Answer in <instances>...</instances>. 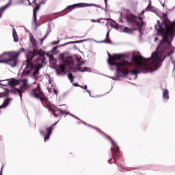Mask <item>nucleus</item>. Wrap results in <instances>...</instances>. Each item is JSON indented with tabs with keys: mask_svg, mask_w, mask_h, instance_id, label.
Instances as JSON below:
<instances>
[{
	"mask_svg": "<svg viewBox=\"0 0 175 175\" xmlns=\"http://www.w3.org/2000/svg\"><path fill=\"white\" fill-rule=\"evenodd\" d=\"M172 27L166 25V29L161 27L159 29L158 32L162 35L164 41H161L158 46V51L153 52L149 58H144L140 55H133V63L126 60H122L121 54H109L108 64L111 66H116L118 73H122L124 76L131 75H139V73H147L157 70L159 68V64L165 59H162V55L165 51L170 49V42H169L170 36H173L175 33V23L171 24Z\"/></svg>",
	"mask_w": 175,
	"mask_h": 175,
	"instance_id": "nucleus-1",
	"label": "nucleus"
},
{
	"mask_svg": "<svg viewBox=\"0 0 175 175\" xmlns=\"http://www.w3.org/2000/svg\"><path fill=\"white\" fill-rule=\"evenodd\" d=\"M26 67L23 71V76H28L31 75V72L34 70L32 73V77H36L39 75V70L43 68L44 64V52L42 49H34L31 51H28L26 54Z\"/></svg>",
	"mask_w": 175,
	"mask_h": 175,
	"instance_id": "nucleus-2",
	"label": "nucleus"
},
{
	"mask_svg": "<svg viewBox=\"0 0 175 175\" xmlns=\"http://www.w3.org/2000/svg\"><path fill=\"white\" fill-rule=\"evenodd\" d=\"M25 51V49L24 48H21L17 53H6L3 55V59L1 60L0 62L1 64H7L8 65H10V66H16V65H17V58H18V55Z\"/></svg>",
	"mask_w": 175,
	"mask_h": 175,
	"instance_id": "nucleus-3",
	"label": "nucleus"
},
{
	"mask_svg": "<svg viewBox=\"0 0 175 175\" xmlns=\"http://www.w3.org/2000/svg\"><path fill=\"white\" fill-rule=\"evenodd\" d=\"M107 139H109V140H110L111 143L112 147L111 150L113 158V159H110L108 161V163H110V165H111V163H113H113H117V161H118V159L121 158V151H120V147H118L117 144L114 142V140H113V139H111L110 136H107Z\"/></svg>",
	"mask_w": 175,
	"mask_h": 175,
	"instance_id": "nucleus-4",
	"label": "nucleus"
},
{
	"mask_svg": "<svg viewBox=\"0 0 175 175\" xmlns=\"http://www.w3.org/2000/svg\"><path fill=\"white\" fill-rule=\"evenodd\" d=\"M126 20L129 24V25H131L133 27V29L136 31L137 28H142L143 27V23L139 22L137 21V16L132 14H127L126 15Z\"/></svg>",
	"mask_w": 175,
	"mask_h": 175,
	"instance_id": "nucleus-5",
	"label": "nucleus"
},
{
	"mask_svg": "<svg viewBox=\"0 0 175 175\" xmlns=\"http://www.w3.org/2000/svg\"><path fill=\"white\" fill-rule=\"evenodd\" d=\"M31 96L36 99H40V100L45 96L44 92L40 88V85L38 84L36 88L31 90Z\"/></svg>",
	"mask_w": 175,
	"mask_h": 175,
	"instance_id": "nucleus-6",
	"label": "nucleus"
},
{
	"mask_svg": "<svg viewBox=\"0 0 175 175\" xmlns=\"http://www.w3.org/2000/svg\"><path fill=\"white\" fill-rule=\"evenodd\" d=\"M40 101L44 107H46V109H49V111H52L55 117H58V115H57V113H55V111L54 110V109H53V107H51V103L49 101V98H47L46 96L42 97V99H41Z\"/></svg>",
	"mask_w": 175,
	"mask_h": 175,
	"instance_id": "nucleus-7",
	"label": "nucleus"
},
{
	"mask_svg": "<svg viewBox=\"0 0 175 175\" xmlns=\"http://www.w3.org/2000/svg\"><path fill=\"white\" fill-rule=\"evenodd\" d=\"M42 3L43 5H44V3H46V0H42V1L40 2V3H36V6L33 9V17L34 18V22L36 24L38 23V21L36 18V14L38 13V10H39V9H40V5H42Z\"/></svg>",
	"mask_w": 175,
	"mask_h": 175,
	"instance_id": "nucleus-8",
	"label": "nucleus"
},
{
	"mask_svg": "<svg viewBox=\"0 0 175 175\" xmlns=\"http://www.w3.org/2000/svg\"><path fill=\"white\" fill-rule=\"evenodd\" d=\"M90 6V4L87 3H79L77 4H73L72 5H68L66 8V10H70L71 9H76V8H87Z\"/></svg>",
	"mask_w": 175,
	"mask_h": 175,
	"instance_id": "nucleus-9",
	"label": "nucleus"
},
{
	"mask_svg": "<svg viewBox=\"0 0 175 175\" xmlns=\"http://www.w3.org/2000/svg\"><path fill=\"white\" fill-rule=\"evenodd\" d=\"M56 125H57V122L53 124L50 127H48L46 129V135H45L44 137V142H46V140H49V139H50V136H51V133H53V129H54V126H55Z\"/></svg>",
	"mask_w": 175,
	"mask_h": 175,
	"instance_id": "nucleus-10",
	"label": "nucleus"
},
{
	"mask_svg": "<svg viewBox=\"0 0 175 175\" xmlns=\"http://www.w3.org/2000/svg\"><path fill=\"white\" fill-rule=\"evenodd\" d=\"M20 84V80L16 79L14 78H12L9 82L8 85H10V87H15V85H18Z\"/></svg>",
	"mask_w": 175,
	"mask_h": 175,
	"instance_id": "nucleus-11",
	"label": "nucleus"
},
{
	"mask_svg": "<svg viewBox=\"0 0 175 175\" xmlns=\"http://www.w3.org/2000/svg\"><path fill=\"white\" fill-rule=\"evenodd\" d=\"M22 83L23 85L20 88L21 91H25V90H27V88H29V85L27 84V83H28V79H23Z\"/></svg>",
	"mask_w": 175,
	"mask_h": 175,
	"instance_id": "nucleus-12",
	"label": "nucleus"
},
{
	"mask_svg": "<svg viewBox=\"0 0 175 175\" xmlns=\"http://www.w3.org/2000/svg\"><path fill=\"white\" fill-rule=\"evenodd\" d=\"M57 75H66V72H65V64H60L59 70H57Z\"/></svg>",
	"mask_w": 175,
	"mask_h": 175,
	"instance_id": "nucleus-13",
	"label": "nucleus"
},
{
	"mask_svg": "<svg viewBox=\"0 0 175 175\" xmlns=\"http://www.w3.org/2000/svg\"><path fill=\"white\" fill-rule=\"evenodd\" d=\"M10 100H12V98L5 99L3 104L0 105L1 107V109H6V107H8V106H9V104L10 103Z\"/></svg>",
	"mask_w": 175,
	"mask_h": 175,
	"instance_id": "nucleus-14",
	"label": "nucleus"
},
{
	"mask_svg": "<svg viewBox=\"0 0 175 175\" xmlns=\"http://www.w3.org/2000/svg\"><path fill=\"white\" fill-rule=\"evenodd\" d=\"M163 98L166 100H169V90L167 89H165L163 92Z\"/></svg>",
	"mask_w": 175,
	"mask_h": 175,
	"instance_id": "nucleus-15",
	"label": "nucleus"
},
{
	"mask_svg": "<svg viewBox=\"0 0 175 175\" xmlns=\"http://www.w3.org/2000/svg\"><path fill=\"white\" fill-rule=\"evenodd\" d=\"M12 35L14 38V41L16 42H18V36H17V31H16V29H13Z\"/></svg>",
	"mask_w": 175,
	"mask_h": 175,
	"instance_id": "nucleus-16",
	"label": "nucleus"
},
{
	"mask_svg": "<svg viewBox=\"0 0 175 175\" xmlns=\"http://www.w3.org/2000/svg\"><path fill=\"white\" fill-rule=\"evenodd\" d=\"M14 92H17V93L19 94V96H20L21 99L23 98V92L21 91V88L20 89H17V88H14Z\"/></svg>",
	"mask_w": 175,
	"mask_h": 175,
	"instance_id": "nucleus-17",
	"label": "nucleus"
},
{
	"mask_svg": "<svg viewBox=\"0 0 175 175\" xmlns=\"http://www.w3.org/2000/svg\"><path fill=\"white\" fill-rule=\"evenodd\" d=\"M132 31H133V29L128 28L126 27H125L123 29V32H124L125 33H132Z\"/></svg>",
	"mask_w": 175,
	"mask_h": 175,
	"instance_id": "nucleus-18",
	"label": "nucleus"
},
{
	"mask_svg": "<svg viewBox=\"0 0 175 175\" xmlns=\"http://www.w3.org/2000/svg\"><path fill=\"white\" fill-rule=\"evenodd\" d=\"M30 40H31V42L32 43V44L36 47V46H38V43L36 42V40H35V38H33V36H31L30 38Z\"/></svg>",
	"mask_w": 175,
	"mask_h": 175,
	"instance_id": "nucleus-19",
	"label": "nucleus"
},
{
	"mask_svg": "<svg viewBox=\"0 0 175 175\" xmlns=\"http://www.w3.org/2000/svg\"><path fill=\"white\" fill-rule=\"evenodd\" d=\"M6 9H8V5L0 8V17H2V13H3V11L6 10Z\"/></svg>",
	"mask_w": 175,
	"mask_h": 175,
	"instance_id": "nucleus-20",
	"label": "nucleus"
},
{
	"mask_svg": "<svg viewBox=\"0 0 175 175\" xmlns=\"http://www.w3.org/2000/svg\"><path fill=\"white\" fill-rule=\"evenodd\" d=\"M84 40L72 41L67 43V44H76L77 43H83Z\"/></svg>",
	"mask_w": 175,
	"mask_h": 175,
	"instance_id": "nucleus-21",
	"label": "nucleus"
},
{
	"mask_svg": "<svg viewBox=\"0 0 175 175\" xmlns=\"http://www.w3.org/2000/svg\"><path fill=\"white\" fill-rule=\"evenodd\" d=\"M109 33H110L109 31H108V32L107 33L106 39H105V40H107L108 41V43H109V44H111V43H112V42H111V40H110V38H109Z\"/></svg>",
	"mask_w": 175,
	"mask_h": 175,
	"instance_id": "nucleus-22",
	"label": "nucleus"
},
{
	"mask_svg": "<svg viewBox=\"0 0 175 175\" xmlns=\"http://www.w3.org/2000/svg\"><path fill=\"white\" fill-rule=\"evenodd\" d=\"M68 77L69 80H70L71 83H73V79H75V77H73V74L69 73L68 75Z\"/></svg>",
	"mask_w": 175,
	"mask_h": 175,
	"instance_id": "nucleus-23",
	"label": "nucleus"
},
{
	"mask_svg": "<svg viewBox=\"0 0 175 175\" xmlns=\"http://www.w3.org/2000/svg\"><path fill=\"white\" fill-rule=\"evenodd\" d=\"M57 110L60 112V114H69V112H66V110H62L61 109H57Z\"/></svg>",
	"mask_w": 175,
	"mask_h": 175,
	"instance_id": "nucleus-24",
	"label": "nucleus"
},
{
	"mask_svg": "<svg viewBox=\"0 0 175 175\" xmlns=\"http://www.w3.org/2000/svg\"><path fill=\"white\" fill-rule=\"evenodd\" d=\"M146 12H150L151 11V2L149 3V4L148 5V6L146 7Z\"/></svg>",
	"mask_w": 175,
	"mask_h": 175,
	"instance_id": "nucleus-25",
	"label": "nucleus"
},
{
	"mask_svg": "<svg viewBox=\"0 0 175 175\" xmlns=\"http://www.w3.org/2000/svg\"><path fill=\"white\" fill-rule=\"evenodd\" d=\"M137 21H139V23H142V24H144V23H143V17H142V16H138V17H137Z\"/></svg>",
	"mask_w": 175,
	"mask_h": 175,
	"instance_id": "nucleus-26",
	"label": "nucleus"
},
{
	"mask_svg": "<svg viewBox=\"0 0 175 175\" xmlns=\"http://www.w3.org/2000/svg\"><path fill=\"white\" fill-rule=\"evenodd\" d=\"M39 132H40V134L42 135V136H43V135H44V131H43V129H40Z\"/></svg>",
	"mask_w": 175,
	"mask_h": 175,
	"instance_id": "nucleus-27",
	"label": "nucleus"
},
{
	"mask_svg": "<svg viewBox=\"0 0 175 175\" xmlns=\"http://www.w3.org/2000/svg\"><path fill=\"white\" fill-rule=\"evenodd\" d=\"M81 88H83V90H86L87 92H88V94H90V90H87V85H85V86H81Z\"/></svg>",
	"mask_w": 175,
	"mask_h": 175,
	"instance_id": "nucleus-28",
	"label": "nucleus"
},
{
	"mask_svg": "<svg viewBox=\"0 0 175 175\" xmlns=\"http://www.w3.org/2000/svg\"><path fill=\"white\" fill-rule=\"evenodd\" d=\"M99 43H109V41L105 39L104 40L100 41Z\"/></svg>",
	"mask_w": 175,
	"mask_h": 175,
	"instance_id": "nucleus-29",
	"label": "nucleus"
},
{
	"mask_svg": "<svg viewBox=\"0 0 175 175\" xmlns=\"http://www.w3.org/2000/svg\"><path fill=\"white\" fill-rule=\"evenodd\" d=\"M163 17L164 18V19H165V21L167 20V14H163Z\"/></svg>",
	"mask_w": 175,
	"mask_h": 175,
	"instance_id": "nucleus-30",
	"label": "nucleus"
},
{
	"mask_svg": "<svg viewBox=\"0 0 175 175\" xmlns=\"http://www.w3.org/2000/svg\"><path fill=\"white\" fill-rule=\"evenodd\" d=\"M81 123L83 124L84 125H88V126H91V125L88 124L87 122H85L84 121H81Z\"/></svg>",
	"mask_w": 175,
	"mask_h": 175,
	"instance_id": "nucleus-31",
	"label": "nucleus"
},
{
	"mask_svg": "<svg viewBox=\"0 0 175 175\" xmlns=\"http://www.w3.org/2000/svg\"><path fill=\"white\" fill-rule=\"evenodd\" d=\"M65 63L67 64L68 65H69V64H70V61L69 60H66Z\"/></svg>",
	"mask_w": 175,
	"mask_h": 175,
	"instance_id": "nucleus-32",
	"label": "nucleus"
},
{
	"mask_svg": "<svg viewBox=\"0 0 175 175\" xmlns=\"http://www.w3.org/2000/svg\"><path fill=\"white\" fill-rule=\"evenodd\" d=\"M73 85L74 87H79V83H74Z\"/></svg>",
	"mask_w": 175,
	"mask_h": 175,
	"instance_id": "nucleus-33",
	"label": "nucleus"
},
{
	"mask_svg": "<svg viewBox=\"0 0 175 175\" xmlns=\"http://www.w3.org/2000/svg\"><path fill=\"white\" fill-rule=\"evenodd\" d=\"M46 36H45L43 38H42L41 40V43H43V40H44V39H46Z\"/></svg>",
	"mask_w": 175,
	"mask_h": 175,
	"instance_id": "nucleus-34",
	"label": "nucleus"
},
{
	"mask_svg": "<svg viewBox=\"0 0 175 175\" xmlns=\"http://www.w3.org/2000/svg\"><path fill=\"white\" fill-rule=\"evenodd\" d=\"M53 92L54 94H55V95L58 94V92H57V90H54Z\"/></svg>",
	"mask_w": 175,
	"mask_h": 175,
	"instance_id": "nucleus-35",
	"label": "nucleus"
},
{
	"mask_svg": "<svg viewBox=\"0 0 175 175\" xmlns=\"http://www.w3.org/2000/svg\"><path fill=\"white\" fill-rule=\"evenodd\" d=\"M145 12H146V11H144V10L142 11V12L140 13V16H143V14H144Z\"/></svg>",
	"mask_w": 175,
	"mask_h": 175,
	"instance_id": "nucleus-36",
	"label": "nucleus"
},
{
	"mask_svg": "<svg viewBox=\"0 0 175 175\" xmlns=\"http://www.w3.org/2000/svg\"><path fill=\"white\" fill-rule=\"evenodd\" d=\"M82 72H87V68H83V70Z\"/></svg>",
	"mask_w": 175,
	"mask_h": 175,
	"instance_id": "nucleus-37",
	"label": "nucleus"
},
{
	"mask_svg": "<svg viewBox=\"0 0 175 175\" xmlns=\"http://www.w3.org/2000/svg\"><path fill=\"white\" fill-rule=\"evenodd\" d=\"M62 61H64L65 58L64 57V55H62Z\"/></svg>",
	"mask_w": 175,
	"mask_h": 175,
	"instance_id": "nucleus-38",
	"label": "nucleus"
},
{
	"mask_svg": "<svg viewBox=\"0 0 175 175\" xmlns=\"http://www.w3.org/2000/svg\"><path fill=\"white\" fill-rule=\"evenodd\" d=\"M81 65H83V63H79L78 64V66H81Z\"/></svg>",
	"mask_w": 175,
	"mask_h": 175,
	"instance_id": "nucleus-39",
	"label": "nucleus"
},
{
	"mask_svg": "<svg viewBox=\"0 0 175 175\" xmlns=\"http://www.w3.org/2000/svg\"><path fill=\"white\" fill-rule=\"evenodd\" d=\"M172 64H174V70H175V62H173Z\"/></svg>",
	"mask_w": 175,
	"mask_h": 175,
	"instance_id": "nucleus-40",
	"label": "nucleus"
},
{
	"mask_svg": "<svg viewBox=\"0 0 175 175\" xmlns=\"http://www.w3.org/2000/svg\"><path fill=\"white\" fill-rule=\"evenodd\" d=\"M38 0H33V3H36V1H37Z\"/></svg>",
	"mask_w": 175,
	"mask_h": 175,
	"instance_id": "nucleus-41",
	"label": "nucleus"
},
{
	"mask_svg": "<svg viewBox=\"0 0 175 175\" xmlns=\"http://www.w3.org/2000/svg\"><path fill=\"white\" fill-rule=\"evenodd\" d=\"M29 6H31V5H32V3H31V2L29 1Z\"/></svg>",
	"mask_w": 175,
	"mask_h": 175,
	"instance_id": "nucleus-42",
	"label": "nucleus"
},
{
	"mask_svg": "<svg viewBox=\"0 0 175 175\" xmlns=\"http://www.w3.org/2000/svg\"><path fill=\"white\" fill-rule=\"evenodd\" d=\"M92 23H96V21L95 20H92Z\"/></svg>",
	"mask_w": 175,
	"mask_h": 175,
	"instance_id": "nucleus-43",
	"label": "nucleus"
},
{
	"mask_svg": "<svg viewBox=\"0 0 175 175\" xmlns=\"http://www.w3.org/2000/svg\"><path fill=\"white\" fill-rule=\"evenodd\" d=\"M171 54H172V53H168V54H167L168 57H169V56H170V55H171Z\"/></svg>",
	"mask_w": 175,
	"mask_h": 175,
	"instance_id": "nucleus-44",
	"label": "nucleus"
},
{
	"mask_svg": "<svg viewBox=\"0 0 175 175\" xmlns=\"http://www.w3.org/2000/svg\"><path fill=\"white\" fill-rule=\"evenodd\" d=\"M110 20H111L110 18H107V21H110Z\"/></svg>",
	"mask_w": 175,
	"mask_h": 175,
	"instance_id": "nucleus-45",
	"label": "nucleus"
},
{
	"mask_svg": "<svg viewBox=\"0 0 175 175\" xmlns=\"http://www.w3.org/2000/svg\"><path fill=\"white\" fill-rule=\"evenodd\" d=\"M0 175H2V170H1V172H0Z\"/></svg>",
	"mask_w": 175,
	"mask_h": 175,
	"instance_id": "nucleus-46",
	"label": "nucleus"
},
{
	"mask_svg": "<svg viewBox=\"0 0 175 175\" xmlns=\"http://www.w3.org/2000/svg\"><path fill=\"white\" fill-rule=\"evenodd\" d=\"M120 21L121 23H122V19H120Z\"/></svg>",
	"mask_w": 175,
	"mask_h": 175,
	"instance_id": "nucleus-47",
	"label": "nucleus"
},
{
	"mask_svg": "<svg viewBox=\"0 0 175 175\" xmlns=\"http://www.w3.org/2000/svg\"><path fill=\"white\" fill-rule=\"evenodd\" d=\"M58 43H59V42H55V44H58Z\"/></svg>",
	"mask_w": 175,
	"mask_h": 175,
	"instance_id": "nucleus-48",
	"label": "nucleus"
},
{
	"mask_svg": "<svg viewBox=\"0 0 175 175\" xmlns=\"http://www.w3.org/2000/svg\"><path fill=\"white\" fill-rule=\"evenodd\" d=\"M1 109H3L1 107V105H0V110H1Z\"/></svg>",
	"mask_w": 175,
	"mask_h": 175,
	"instance_id": "nucleus-49",
	"label": "nucleus"
},
{
	"mask_svg": "<svg viewBox=\"0 0 175 175\" xmlns=\"http://www.w3.org/2000/svg\"><path fill=\"white\" fill-rule=\"evenodd\" d=\"M105 2L107 1V0H105Z\"/></svg>",
	"mask_w": 175,
	"mask_h": 175,
	"instance_id": "nucleus-50",
	"label": "nucleus"
}]
</instances>
